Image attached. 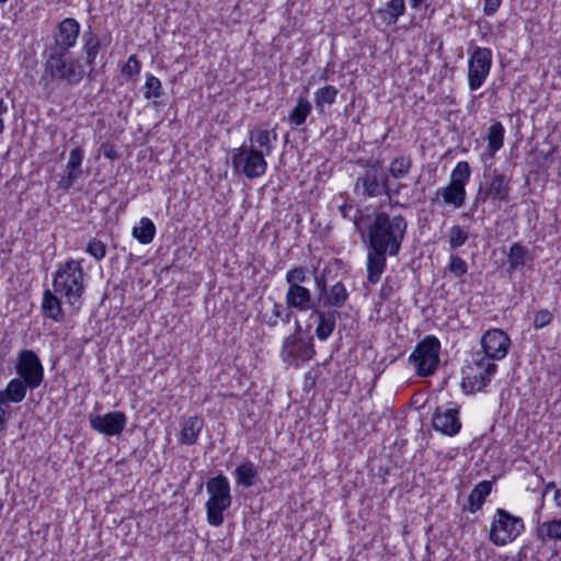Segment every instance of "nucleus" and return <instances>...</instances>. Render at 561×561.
I'll return each mask as SVG.
<instances>
[{
	"label": "nucleus",
	"instance_id": "obj_5",
	"mask_svg": "<svg viewBox=\"0 0 561 561\" xmlns=\"http://www.w3.org/2000/svg\"><path fill=\"white\" fill-rule=\"evenodd\" d=\"M288 289L285 295L287 309L308 311L314 309V300L309 288L304 286L308 280V270L305 266H295L285 275Z\"/></svg>",
	"mask_w": 561,
	"mask_h": 561
},
{
	"label": "nucleus",
	"instance_id": "obj_14",
	"mask_svg": "<svg viewBox=\"0 0 561 561\" xmlns=\"http://www.w3.org/2000/svg\"><path fill=\"white\" fill-rule=\"evenodd\" d=\"M484 183L480 185L479 198L483 202L507 203L511 195V178L504 173L493 170L489 175H484Z\"/></svg>",
	"mask_w": 561,
	"mask_h": 561
},
{
	"label": "nucleus",
	"instance_id": "obj_57",
	"mask_svg": "<svg viewBox=\"0 0 561 561\" xmlns=\"http://www.w3.org/2000/svg\"><path fill=\"white\" fill-rule=\"evenodd\" d=\"M551 490H553V492H554L556 490H558V489L556 488L554 482H549V483L545 486V494H546V493H548V492H549V491H551Z\"/></svg>",
	"mask_w": 561,
	"mask_h": 561
},
{
	"label": "nucleus",
	"instance_id": "obj_21",
	"mask_svg": "<svg viewBox=\"0 0 561 561\" xmlns=\"http://www.w3.org/2000/svg\"><path fill=\"white\" fill-rule=\"evenodd\" d=\"M389 252L370 247L367 253V279L370 284H377L386 268Z\"/></svg>",
	"mask_w": 561,
	"mask_h": 561
},
{
	"label": "nucleus",
	"instance_id": "obj_8",
	"mask_svg": "<svg viewBox=\"0 0 561 561\" xmlns=\"http://www.w3.org/2000/svg\"><path fill=\"white\" fill-rule=\"evenodd\" d=\"M440 342L434 335L422 340L409 356L410 363L421 377L432 376L439 364Z\"/></svg>",
	"mask_w": 561,
	"mask_h": 561
},
{
	"label": "nucleus",
	"instance_id": "obj_46",
	"mask_svg": "<svg viewBox=\"0 0 561 561\" xmlns=\"http://www.w3.org/2000/svg\"><path fill=\"white\" fill-rule=\"evenodd\" d=\"M339 210H340L342 217L353 220L356 229L359 230V222H358L359 210L358 209L354 208L353 205L345 203L339 207Z\"/></svg>",
	"mask_w": 561,
	"mask_h": 561
},
{
	"label": "nucleus",
	"instance_id": "obj_20",
	"mask_svg": "<svg viewBox=\"0 0 561 561\" xmlns=\"http://www.w3.org/2000/svg\"><path fill=\"white\" fill-rule=\"evenodd\" d=\"M348 296L345 285L342 282H336L329 288L323 286L319 295V301H322L324 307H329V310H336L345 305Z\"/></svg>",
	"mask_w": 561,
	"mask_h": 561
},
{
	"label": "nucleus",
	"instance_id": "obj_47",
	"mask_svg": "<svg viewBox=\"0 0 561 561\" xmlns=\"http://www.w3.org/2000/svg\"><path fill=\"white\" fill-rule=\"evenodd\" d=\"M8 409V404L0 403V433H3L7 430L10 420V411Z\"/></svg>",
	"mask_w": 561,
	"mask_h": 561
},
{
	"label": "nucleus",
	"instance_id": "obj_39",
	"mask_svg": "<svg viewBox=\"0 0 561 561\" xmlns=\"http://www.w3.org/2000/svg\"><path fill=\"white\" fill-rule=\"evenodd\" d=\"M144 89L146 100L158 99L163 94L161 81L151 73H147Z\"/></svg>",
	"mask_w": 561,
	"mask_h": 561
},
{
	"label": "nucleus",
	"instance_id": "obj_11",
	"mask_svg": "<svg viewBox=\"0 0 561 561\" xmlns=\"http://www.w3.org/2000/svg\"><path fill=\"white\" fill-rule=\"evenodd\" d=\"M232 165L249 179L261 178L267 169L264 153L255 147L237 149L232 154Z\"/></svg>",
	"mask_w": 561,
	"mask_h": 561
},
{
	"label": "nucleus",
	"instance_id": "obj_18",
	"mask_svg": "<svg viewBox=\"0 0 561 561\" xmlns=\"http://www.w3.org/2000/svg\"><path fill=\"white\" fill-rule=\"evenodd\" d=\"M433 426L447 436L456 435L461 428L458 409L437 408L433 415Z\"/></svg>",
	"mask_w": 561,
	"mask_h": 561
},
{
	"label": "nucleus",
	"instance_id": "obj_48",
	"mask_svg": "<svg viewBox=\"0 0 561 561\" xmlns=\"http://www.w3.org/2000/svg\"><path fill=\"white\" fill-rule=\"evenodd\" d=\"M483 12L486 15H493L500 8L502 0H483Z\"/></svg>",
	"mask_w": 561,
	"mask_h": 561
},
{
	"label": "nucleus",
	"instance_id": "obj_4",
	"mask_svg": "<svg viewBox=\"0 0 561 561\" xmlns=\"http://www.w3.org/2000/svg\"><path fill=\"white\" fill-rule=\"evenodd\" d=\"M206 491L209 494L206 502L207 522L209 525L218 527L224 523V512L232 503L228 478L224 474L210 478L206 483Z\"/></svg>",
	"mask_w": 561,
	"mask_h": 561
},
{
	"label": "nucleus",
	"instance_id": "obj_44",
	"mask_svg": "<svg viewBox=\"0 0 561 561\" xmlns=\"http://www.w3.org/2000/svg\"><path fill=\"white\" fill-rule=\"evenodd\" d=\"M405 11L404 0H390L386 4V12L396 22Z\"/></svg>",
	"mask_w": 561,
	"mask_h": 561
},
{
	"label": "nucleus",
	"instance_id": "obj_2",
	"mask_svg": "<svg viewBox=\"0 0 561 561\" xmlns=\"http://www.w3.org/2000/svg\"><path fill=\"white\" fill-rule=\"evenodd\" d=\"M85 277L81 261L70 259L56 271L53 289L65 299L72 311H79L85 291Z\"/></svg>",
	"mask_w": 561,
	"mask_h": 561
},
{
	"label": "nucleus",
	"instance_id": "obj_36",
	"mask_svg": "<svg viewBox=\"0 0 561 561\" xmlns=\"http://www.w3.org/2000/svg\"><path fill=\"white\" fill-rule=\"evenodd\" d=\"M311 103L307 99H299L296 106L289 114V122L295 126L305 124L307 117L311 113Z\"/></svg>",
	"mask_w": 561,
	"mask_h": 561
},
{
	"label": "nucleus",
	"instance_id": "obj_49",
	"mask_svg": "<svg viewBox=\"0 0 561 561\" xmlns=\"http://www.w3.org/2000/svg\"><path fill=\"white\" fill-rule=\"evenodd\" d=\"M101 149H102L103 156L106 159L115 160L118 158V152L114 145L106 142V144L102 145Z\"/></svg>",
	"mask_w": 561,
	"mask_h": 561
},
{
	"label": "nucleus",
	"instance_id": "obj_30",
	"mask_svg": "<svg viewBox=\"0 0 561 561\" xmlns=\"http://www.w3.org/2000/svg\"><path fill=\"white\" fill-rule=\"evenodd\" d=\"M236 482L245 489L255 484L257 479V469L255 465L249 460L241 462L233 472Z\"/></svg>",
	"mask_w": 561,
	"mask_h": 561
},
{
	"label": "nucleus",
	"instance_id": "obj_13",
	"mask_svg": "<svg viewBox=\"0 0 561 561\" xmlns=\"http://www.w3.org/2000/svg\"><path fill=\"white\" fill-rule=\"evenodd\" d=\"M492 66V53L489 48L477 47L468 62V84L471 91L482 87L490 73Z\"/></svg>",
	"mask_w": 561,
	"mask_h": 561
},
{
	"label": "nucleus",
	"instance_id": "obj_37",
	"mask_svg": "<svg viewBox=\"0 0 561 561\" xmlns=\"http://www.w3.org/2000/svg\"><path fill=\"white\" fill-rule=\"evenodd\" d=\"M471 174L470 165L467 161H459L450 174V184L466 188Z\"/></svg>",
	"mask_w": 561,
	"mask_h": 561
},
{
	"label": "nucleus",
	"instance_id": "obj_23",
	"mask_svg": "<svg viewBox=\"0 0 561 561\" xmlns=\"http://www.w3.org/2000/svg\"><path fill=\"white\" fill-rule=\"evenodd\" d=\"M42 312L43 314L56 322H62L65 319V312L61 307V300L55 290L46 289L43 293L42 300Z\"/></svg>",
	"mask_w": 561,
	"mask_h": 561
},
{
	"label": "nucleus",
	"instance_id": "obj_50",
	"mask_svg": "<svg viewBox=\"0 0 561 561\" xmlns=\"http://www.w3.org/2000/svg\"><path fill=\"white\" fill-rule=\"evenodd\" d=\"M404 187H405V184L398 183L394 188H390L389 187V183H388L387 184V190L385 191L383 194L387 195V197L389 199H391L393 196H398L400 194L401 190L404 188Z\"/></svg>",
	"mask_w": 561,
	"mask_h": 561
},
{
	"label": "nucleus",
	"instance_id": "obj_52",
	"mask_svg": "<svg viewBox=\"0 0 561 561\" xmlns=\"http://www.w3.org/2000/svg\"><path fill=\"white\" fill-rule=\"evenodd\" d=\"M391 294H392V287L389 285V282L387 279L380 289V297L386 299V298H389Z\"/></svg>",
	"mask_w": 561,
	"mask_h": 561
},
{
	"label": "nucleus",
	"instance_id": "obj_3",
	"mask_svg": "<svg viewBox=\"0 0 561 561\" xmlns=\"http://www.w3.org/2000/svg\"><path fill=\"white\" fill-rule=\"evenodd\" d=\"M45 56V72L43 78L50 80L65 81L70 85H76L82 81L85 76L83 65L73 58L69 51H47Z\"/></svg>",
	"mask_w": 561,
	"mask_h": 561
},
{
	"label": "nucleus",
	"instance_id": "obj_51",
	"mask_svg": "<svg viewBox=\"0 0 561 561\" xmlns=\"http://www.w3.org/2000/svg\"><path fill=\"white\" fill-rule=\"evenodd\" d=\"M8 112V106L3 100L0 99V135L4 130V122L2 119V115Z\"/></svg>",
	"mask_w": 561,
	"mask_h": 561
},
{
	"label": "nucleus",
	"instance_id": "obj_42",
	"mask_svg": "<svg viewBox=\"0 0 561 561\" xmlns=\"http://www.w3.org/2000/svg\"><path fill=\"white\" fill-rule=\"evenodd\" d=\"M448 271L457 277L463 276L468 271V265L463 259L453 254L448 264Z\"/></svg>",
	"mask_w": 561,
	"mask_h": 561
},
{
	"label": "nucleus",
	"instance_id": "obj_6",
	"mask_svg": "<svg viewBox=\"0 0 561 561\" xmlns=\"http://www.w3.org/2000/svg\"><path fill=\"white\" fill-rule=\"evenodd\" d=\"M497 366L481 353H474L471 362L462 369L461 388L471 394L481 391L491 381Z\"/></svg>",
	"mask_w": 561,
	"mask_h": 561
},
{
	"label": "nucleus",
	"instance_id": "obj_29",
	"mask_svg": "<svg viewBox=\"0 0 561 561\" xmlns=\"http://www.w3.org/2000/svg\"><path fill=\"white\" fill-rule=\"evenodd\" d=\"M536 538L546 543L550 540H561V519L540 523L535 530Z\"/></svg>",
	"mask_w": 561,
	"mask_h": 561
},
{
	"label": "nucleus",
	"instance_id": "obj_41",
	"mask_svg": "<svg viewBox=\"0 0 561 561\" xmlns=\"http://www.w3.org/2000/svg\"><path fill=\"white\" fill-rule=\"evenodd\" d=\"M85 251L96 261H101L106 255V245L99 239H91L88 242Z\"/></svg>",
	"mask_w": 561,
	"mask_h": 561
},
{
	"label": "nucleus",
	"instance_id": "obj_58",
	"mask_svg": "<svg viewBox=\"0 0 561 561\" xmlns=\"http://www.w3.org/2000/svg\"><path fill=\"white\" fill-rule=\"evenodd\" d=\"M424 1L425 0H410V3L412 5V8L416 9V8H420Z\"/></svg>",
	"mask_w": 561,
	"mask_h": 561
},
{
	"label": "nucleus",
	"instance_id": "obj_19",
	"mask_svg": "<svg viewBox=\"0 0 561 561\" xmlns=\"http://www.w3.org/2000/svg\"><path fill=\"white\" fill-rule=\"evenodd\" d=\"M84 152L81 148L77 147L69 153V159L66 165L65 175L59 181L61 188L68 190L82 174V161Z\"/></svg>",
	"mask_w": 561,
	"mask_h": 561
},
{
	"label": "nucleus",
	"instance_id": "obj_27",
	"mask_svg": "<svg viewBox=\"0 0 561 561\" xmlns=\"http://www.w3.org/2000/svg\"><path fill=\"white\" fill-rule=\"evenodd\" d=\"M466 188L448 183L446 186L436 191V196H440L445 204L451 205L458 209L465 205Z\"/></svg>",
	"mask_w": 561,
	"mask_h": 561
},
{
	"label": "nucleus",
	"instance_id": "obj_53",
	"mask_svg": "<svg viewBox=\"0 0 561 561\" xmlns=\"http://www.w3.org/2000/svg\"><path fill=\"white\" fill-rule=\"evenodd\" d=\"M272 313H273L277 319H279V317H282V314L284 313V308H283L282 304L274 301V304H273V309H272Z\"/></svg>",
	"mask_w": 561,
	"mask_h": 561
},
{
	"label": "nucleus",
	"instance_id": "obj_24",
	"mask_svg": "<svg viewBox=\"0 0 561 561\" xmlns=\"http://www.w3.org/2000/svg\"><path fill=\"white\" fill-rule=\"evenodd\" d=\"M30 389L26 383L19 378H12L4 389L0 390V403L10 405L11 403L22 402Z\"/></svg>",
	"mask_w": 561,
	"mask_h": 561
},
{
	"label": "nucleus",
	"instance_id": "obj_34",
	"mask_svg": "<svg viewBox=\"0 0 561 561\" xmlns=\"http://www.w3.org/2000/svg\"><path fill=\"white\" fill-rule=\"evenodd\" d=\"M133 237L141 244H149L156 234V226L149 218H141L138 226L133 228Z\"/></svg>",
	"mask_w": 561,
	"mask_h": 561
},
{
	"label": "nucleus",
	"instance_id": "obj_35",
	"mask_svg": "<svg viewBox=\"0 0 561 561\" xmlns=\"http://www.w3.org/2000/svg\"><path fill=\"white\" fill-rule=\"evenodd\" d=\"M337 94L339 90L333 85H325L318 89L314 92L316 108L322 113L324 105H332L335 102Z\"/></svg>",
	"mask_w": 561,
	"mask_h": 561
},
{
	"label": "nucleus",
	"instance_id": "obj_7",
	"mask_svg": "<svg viewBox=\"0 0 561 561\" xmlns=\"http://www.w3.org/2000/svg\"><path fill=\"white\" fill-rule=\"evenodd\" d=\"M280 355L286 364L295 366L310 360L316 355L312 336L302 333L299 322H296L295 332L285 337Z\"/></svg>",
	"mask_w": 561,
	"mask_h": 561
},
{
	"label": "nucleus",
	"instance_id": "obj_56",
	"mask_svg": "<svg viewBox=\"0 0 561 561\" xmlns=\"http://www.w3.org/2000/svg\"><path fill=\"white\" fill-rule=\"evenodd\" d=\"M553 501H554L557 507L561 508V490L554 491Z\"/></svg>",
	"mask_w": 561,
	"mask_h": 561
},
{
	"label": "nucleus",
	"instance_id": "obj_33",
	"mask_svg": "<svg viewBox=\"0 0 561 561\" xmlns=\"http://www.w3.org/2000/svg\"><path fill=\"white\" fill-rule=\"evenodd\" d=\"M528 249L518 242L511 245L507 253L508 272H514L525 265L528 260Z\"/></svg>",
	"mask_w": 561,
	"mask_h": 561
},
{
	"label": "nucleus",
	"instance_id": "obj_17",
	"mask_svg": "<svg viewBox=\"0 0 561 561\" xmlns=\"http://www.w3.org/2000/svg\"><path fill=\"white\" fill-rule=\"evenodd\" d=\"M92 430L106 436L119 435L127 423L124 412L113 411L105 414H91L89 417Z\"/></svg>",
	"mask_w": 561,
	"mask_h": 561
},
{
	"label": "nucleus",
	"instance_id": "obj_28",
	"mask_svg": "<svg viewBox=\"0 0 561 561\" xmlns=\"http://www.w3.org/2000/svg\"><path fill=\"white\" fill-rule=\"evenodd\" d=\"M82 42V51L85 56V64L88 66H92L98 54L103 47V43L101 38L91 31V28L83 33Z\"/></svg>",
	"mask_w": 561,
	"mask_h": 561
},
{
	"label": "nucleus",
	"instance_id": "obj_31",
	"mask_svg": "<svg viewBox=\"0 0 561 561\" xmlns=\"http://www.w3.org/2000/svg\"><path fill=\"white\" fill-rule=\"evenodd\" d=\"M504 127L502 123L495 122L489 128L486 140L488 147L485 153L489 158H493L494 154L503 147L504 145Z\"/></svg>",
	"mask_w": 561,
	"mask_h": 561
},
{
	"label": "nucleus",
	"instance_id": "obj_38",
	"mask_svg": "<svg viewBox=\"0 0 561 561\" xmlns=\"http://www.w3.org/2000/svg\"><path fill=\"white\" fill-rule=\"evenodd\" d=\"M412 160L409 156H400L394 158L389 165V173L394 179H402L410 172Z\"/></svg>",
	"mask_w": 561,
	"mask_h": 561
},
{
	"label": "nucleus",
	"instance_id": "obj_15",
	"mask_svg": "<svg viewBox=\"0 0 561 561\" xmlns=\"http://www.w3.org/2000/svg\"><path fill=\"white\" fill-rule=\"evenodd\" d=\"M80 35V24L73 18L61 20L53 34L54 43L47 45V51H69L77 44Z\"/></svg>",
	"mask_w": 561,
	"mask_h": 561
},
{
	"label": "nucleus",
	"instance_id": "obj_10",
	"mask_svg": "<svg viewBox=\"0 0 561 561\" xmlns=\"http://www.w3.org/2000/svg\"><path fill=\"white\" fill-rule=\"evenodd\" d=\"M389 176L382 172L378 161L367 162L366 170L355 181L354 192L366 198L383 195Z\"/></svg>",
	"mask_w": 561,
	"mask_h": 561
},
{
	"label": "nucleus",
	"instance_id": "obj_45",
	"mask_svg": "<svg viewBox=\"0 0 561 561\" xmlns=\"http://www.w3.org/2000/svg\"><path fill=\"white\" fill-rule=\"evenodd\" d=\"M553 314L548 309H541L535 313L534 328L536 330L542 329L551 323Z\"/></svg>",
	"mask_w": 561,
	"mask_h": 561
},
{
	"label": "nucleus",
	"instance_id": "obj_1",
	"mask_svg": "<svg viewBox=\"0 0 561 561\" xmlns=\"http://www.w3.org/2000/svg\"><path fill=\"white\" fill-rule=\"evenodd\" d=\"M407 228L408 221L404 216L377 211L368 226L369 245L396 256L400 252Z\"/></svg>",
	"mask_w": 561,
	"mask_h": 561
},
{
	"label": "nucleus",
	"instance_id": "obj_25",
	"mask_svg": "<svg viewBox=\"0 0 561 561\" xmlns=\"http://www.w3.org/2000/svg\"><path fill=\"white\" fill-rule=\"evenodd\" d=\"M204 427V420L201 416L194 415L184 419L181 422L180 440L184 445H194Z\"/></svg>",
	"mask_w": 561,
	"mask_h": 561
},
{
	"label": "nucleus",
	"instance_id": "obj_32",
	"mask_svg": "<svg viewBox=\"0 0 561 561\" xmlns=\"http://www.w3.org/2000/svg\"><path fill=\"white\" fill-rule=\"evenodd\" d=\"M491 488L492 485L489 481H481L473 488L468 496L467 510L470 513H476L482 507L486 496L491 492Z\"/></svg>",
	"mask_w": 561,
	"mask_h": 561
},
{
	"label": "nucleus",
	"instance_id": "obj_22",
	"mask_svg": "<svg viewBox=\"0 0 561 561\" xmlns=\"http://www.w3.org/2000/svg\"><path fill=\"white\" fill-rule=\"evenodd\" d=\"M313 314L317 317V328H316V336L320 341H327L331 334L333 333L336 319L340 316L337 310H320L319 308H314Z\"/></svg>",
	"mask_w": 561,
	"mask_h": 561
},
{
	"label": "nucleus",
	"instance_id": "obj_43",
	"mask_svg": "<svg viewBox=\"0 0 561 561\" xmlns=\"http://www.w3.org/2000/svg\"><path fill=\"white\" fill-rule=\"evenodd\" d=\"M140 68L141 65L136 55H130L122 68V75L130 79L140 72Z\"/></svg>",
	"mask_w": 561,
	"mask_h": 561
},
{
	"label": "nucleus",
	"instance_id": "obj_55",
	"mask_svg": "<svg viewBox=\"0 0 561 561\" xmlns=\"http://www.w3.org/2000/svg\"><path fill=\"white\" fill-rule=\"evenodd\" d=\"M279 319L283 323H288L291 320V311L284 309V313L282 317H279Z\"/></svg>",
	"mask_w": 561,
	"mask_h": 561
},
{
	"label": "nucleus",
	"instance_id": "obj_26",
	"mask_svg": "<svg viewBox=\"0 0 561 561\" xmlns=\"http://www.w3.org/2000/svg\"><path fill=\"white\" fill-rule=\"evenodd\" d=\"M277 136L273 130L256 128L251 130L250 140L252 142V147L262 151L264 156H270L274 148V142L276 141Z\"/></svg>",
	"mask_w": 561,
	"mask_h": 561
},
{
	"label": "nucleus",
	"instance_id": "obj_59",
	"mask_svg": "<svg viewBox=\"0 0 561 561\" xmlns=\"http://www.w3.org/2000/svg\"><path fill=\"white\" fill-rule=\"evenodd\" d=\"M8 0H0V3H5Z\"/></svg>",
	"mask_w": 561,
	"mask_h": 561
},
{
	"label": "nucleus",
	"instance_id": "obj_40",
	"mask_svg": "<svg viewBox=\"0 0 561 561\" xmlns=\"http://www.w3.org/2000/svg\"><path fill=\"white\" fill-rule=\"evenodd\" d=\"M468 238V232L460 226H453L449 229V245L453 249L462 247L467 242Z\"/></svg>",
	"mask_w": 561,
	"mask_h": 561
},
{
	"label": "nucleus",
	"instance_id": "obj_54",
	"mask_svg": "<svg viewBox=\"0 0 561 561\" xmlns=\"http://www.w3.org/2000/svg\"><path fill=\"white\" fill-rule=\"evenodd\" d=\"M264 321L271 328L276 327L277 323H278V319L273 313L271 316H268V317L264 316Z\"/></svg>",
	"mask_w": 561,
	"mask_h": 561
},
{
	"label": "nucleus",
	"instance_id": "obj_12",
	"mask_svg": "<svg viewBox=\"0 0 561 561\" xmlns=\"http://www.w3.org/2000/svg\"><path fill=\"white\" fill-rule=\"evenodd\" d=\"M15 371L19 379H22L30 390H35L44 381V367L37 356L32 350H22L18 354L15 364Z\"/></svg>",
	"mask_w": 561,
	"mask_h": 561
},
{
	"label": "nucleus",
	"instance_id": "obj_16",
	"mask_svg": "<svg viewBox=\"0 0 561 561\" xmlns=\"http://www.w3.org/2000/svg\"><path fill=\"white\" fill-rule=\"evenodd\" d=\"M480 343L483 350L482 356L494 363V360L503 359L507 355L511 339L503 330L491 329L482 335Z\"/></svg>",
	"mask_w": 561,
	"mask_h": 561
},
{
	"label": "nucleus",
	"instance_id": "obj_9",
	"mask_svg": "<svg viewBox=\"0 0 561 561\" xmlns=\"http://www.w3.org/2000/svg\"><path fill=\"white\" fill-rule=\"evenodd\" d=\"M520 517L510 514L504 508H497L490 528V540L495 546H504L514 541L524 530Z\"/></svg>",
	"mask_w": 561,
	"mask_h": 561
}]
</instances>
